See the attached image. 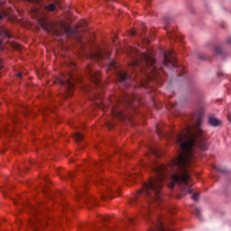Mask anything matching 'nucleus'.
Wrapping results in <instances>:
<instances>
[{
    "label": "nucleus",
    "mask_w": 231,
    "mask_h": 231,
    "mask_svg": "<svg viewBox=\"0 0 231 231\" xmlns=\"http://www.w3.org/2000/svg\"><path fill=\"white\" fill-rule=\"evenodd\" d=\"M128 57L131 59V68H137L139 71H143L147 80L150 82H157L160 84L165 73V69L162 66L156 64V60L152 52H140V50L134 46H131L128 50Z\"/></svg>",
    "instance_id": "1"
},
{
    "label": "nucleus",
    "mask_w": 231,
    "mask_h": 231,
    "mask_svg": "<svg viewBox=\"0 0 231 231\" xmlns=\"http://www.w3.org/2000/svg\"><path fill=\"white\" fill-rule=\"evenodd\" d=\"M29 3L32 5V7L30 10L31 16L32 19H35L42 24L45 26L46 24V13L53 12L55 10V5L50 4L47 6L42 5V0H28Z\"/></svg>",
    "instance_id": "2"
},
{
    "label": "nucleus",
    "mask_w": 231,
    "mask_h": 231,
    "mask_svg": "<svg viewBox=\"0 0 231 231\" xmlns=\"http://www.w3.org/2000/svg\"><path fill=\"white\" fill-rule=\"evenodd\" d=\"M98 169H102V162H95L92 166V171L95 173V177H91L92 181H95L98 185H102L103 193L102 198L106 199L107 198H113V185H115V180L104 179L103 177H97Z\"/></svg>",
    "instance_id": "3"
},
{
    "label": "nucleus",
    "mask_w": 231,
    "mask_h": 231,
    "mask_svg": "<svg viewBox=\"0 0 231 231\" xmlns=\"http://www.w3.org/2000/svg\"><path fill=\"white\" fill-rule=\"evenodd\" d=\"M106 69L112 71V73H115L119 82H122V84L125 86V88L133 86V82H134V78L129 76L128 73L124 72V70L120 69V66L116 61L110 60L106 67Z\"/></svg>",
    "instance_id": "4"
},
{
    "label": "nucleus",
    "mask_w": 231,
    "mask_h": 231,
    "mask_svg": "<svg viewBox=\"0 0 231 231\" xmlns=\"http://www.w3.org/2000/svg\"><path fill=\"white\" fill-rule=\"evenodd\" d=\"M162 53L163 57L162 66H165V68H177V71L180 74V77H183L185 73H187V70H185V67L183 65L178 64L174 51H162Z\"/></svg>",
    "instance_id": "5"
},
{
    "label": "nucleus",
    "mask_w": 231,
    "mask_h": 231,
    "mask_svg": "<svg viewBox=\"0 0 231 231\" xmlns=\"http://www.w3.org/2000/svg\"><path fill=\"white\" fill-rule=\"evenodd\" d=\"M60 84L64 86L68 93V95L65 96V98H68V97H71L73 95V90L75 89V77L73 74H67V76L63 77V79L60 80Z\"/></svg>",
    "instance_id": "6"
},
{
    "label": "nucleus",
    "mask_w": 231,
    "mask_h": 231,
    "mask_svg": "<svg viewBox=\"0 0 231 231\" xmlns=\"http://www.w3.org/2000/svg\"><path fill=\"white\" fill-rule=\"evenodd\" d=\"M129 225H136V217H127L125 219L121 221V224L117 227H112L107 226L106 224H103V229L105 231H118V230H125Z\"/></svg>",
    "instance_id": "7"
},
{
    "label": "nucleus",
    "mask_w": 231,
    "mask_h": 231,
    "mask_svg": "<svg viewBox=\"0 0 231 231\" xmlns=\"http://www.w3.org/2000/svg\"><path fill=\"white\" fill-rule=\"evenodd\" d=\"M88 184V181H85L81 188L77 189V194L79 197V199H81L83 203H95V199L91 195H88L86 193V185Z\"/></svg>",
    "instance_id": "8"
},
{
    "label": "nucleus",
    "mask_w": 231,
    "mask_h": 231,
    "mask_svg": "<svg viewBox=\"0 0 231 231\" xmlns=\"http://www.w3.org/2000/svg\"><path fill=\"white\" fill-rule=\"evenodd\" d=\"M89 56L92 60L100 62V60L109 59V57L111 56V52H109V51H102L100 49H97L96 51L90 52Z\"/></svg>",
    "instance_id": "9"
},
{
    "label": "nucleus",
    "mask_w": 231,
    "mask_h": 231,
    "mask_svg": "<svg viewBox=\"0 0 231 231\" xmlns=\"http://www.w3.org/2000/svg\"><path fill=\"white\" fill-rule=\"evenodd\" d=\"M86 71L90 80H92L96 86H100V72L95 70L91 65L87 66Z\"/></svg>",
    "instance_id": "10"
},
{
    "label": "nucleus",
    "mask_w": 231,
    "mask_h": 231,
    "mask_svg": "<svg viewBox=\"0 0 231 231\" xmlns=\"http://www.w3.org/2000/svg\"><path fill=\"white\" fill-rule=\"evenodd\" d=\"M61 28L64 30L67 37H77L78 35L77 29H73L69 27V25L64 23H61Z\"/></svg>",
    "instance_id": "11"
},
{
    "label": "nucleus",
    "mask_w": 231,
    "mask_h": 231,
    "mask_svg": "<svg viewBox=\"0 0 231 231\" xmlns=\"http://www.w3.org/2000/svg\"><path fill=\"white\" fill-rule=\"evenodd\" d=\"M5 39H7V42H9V40L12 39V34L5 31V29H0V50H5V47L3 46Z\"/></svg>",
    "instance_id": "12"
},
{
    "label": "nucleus",
    "mask_w": 231,
    "mask_h": 231,
    "mask_svg": "<svg viewBox=\"0 0 231 231\" xmlns=\"http://www.w3.org/2000/svg\"><path fill=\"white\" fill-rule=\"evenodd\" d=\"M148 149L151 154H152L155 158H160V156L163 154V151H162V148L158 146L156 147L149 146Z\"/></svg>",
    "instance_id": "13"
},
{
    "label": "nucleus",
    "mask_w": 231,
    "mask_h": 231,
    "mask_svg": "<svg viewBox=\"0 0 231 231\" xmlns=\"http://www.w3.org/2000/svg\"><path fill=\"white\" fill-rule=\"evenodd\" d=\"M208 124L209 125H212V127H217L221 125V121L214 116H209Z\"/></svg>",
    "instance_id": "14"
},
{
    "label": "nucleus",
    "mask_w": 231,
    "mask_h": 231,
    "mask_svg": "<svg viewBox=\"0 0 231 231\" xmlns=\"http://www.w3.org/2000/svg\"><path fill=\"white\" fill-rule=\"evenodd\" d=\"M74 140H76V142H82V140H84V135L80 133H76L74 134Z\"/></svg>",
    "instance_id": "15"
},
{
    "label": "nucleus",
    "mask_w": 231,
    "mask_h": 231,
    "mask_svg": "<svg viewBox=\"0 0 231 231\" xmlns=\"http://www.w3.org/2000/svg\"><path fill=\"white\" fill-rule=\"evenodd\" d=\"M75 178V172H68L65 176L61 177V180H73Z\"/></svg>",
    "instance_id": "16"
},
{
    "label": "nucleus",
    "mask_w": 231,
    "mask_h": 231,
    "mask_svg": "<svg viewBox=\"0 0 231 231\" xmlns=\"http://www.w3.org/2000/svg\"><path fill=\"white\" fill-rule=\"evenodd\" d=\"M136 173H126V180H129L130 181H134V180L136 179Z\"/></svg>",
    "instance_id": "17"
},
{
    "label": "nucleus",
    "mask_w": 231,
    "mask_h": 231,
    "mask_svg": "<svg viewBox=\"0 0 231 231\" xmlns=\"http://www.w3.org/2000/svg\"><path fill=\"white\" fill-rule=\"evenodd\" d=\"M143 42H151V36L149 34L141 35Z\"/></svg>",
    "instance_id": "18"
},
{
    "label": "nucleus",
    "mask_w": 231,
    "mask_h": 231,
    "mask_svg": "<svg viewBox=\"0 0 231 231\" xmlns=\"http://www.w3.org/2000/svg\"><path fill=\"white\" fill-rule=\"evenodd\" d=\"M215 51H216L217 55H223V49H221L220 46H216Z\"/></svg>",
    "instance_id": "19"
},
{
    "label": "nucleus",
    "mask_w": 231,
    "mask_h": 231,
    "mask_svg": "<svg viewBox=\"0 0 231 231\" xmlns=\"http://www.w3.org/2000/svg\"><path fill=\"white\" fill-rule=\"evenodd\" d=\"M167 33H168L169 39H176L178 37V35L175 32H168Z\"/></svg>",
    "instance_id": "20"
},
{
    "label": "nucleus",
    "mask_w": 231,
    "mask_h": 231,
    "mask_svg": "<svg viewBox=\"0 0 231 231\" xmlns=\"http://www.w3.org/2000/svg\"><path fill=\"white\" fill-rule=\"evenodd\" d=\"M99 219L101 221H104V223H106V222L109 221V216H101V217H99Z\"/></svg>",
    "instance_id": "21"
},
{
    "label": "nucleus",
    "mask_w": 231,
    "mask_h": 231,
    "mask_svg": "<svg viewBox=\"0 0 231 231\" xmlns=\"http://www.w3.org/2000/svg\"><path fill=\"white\" fill-rule=\"evenodd\" d=\"M195 216H196L197 217H199V219H201V213H200L199 208H196V209H195Z\"/></svg>",
    "instance_id": "22"
},
{
    "label": "nucleus",
    "mask_w": 231,
    "mask_h": 231,
    "mask_svg": "<svg viewBox=\"0 0 231 231\" xmlns=\"http://www.w3.org/2000/svg\"><path fill=\"white\" fill-rule=\"evenodd\" d=\"M156 134H158V136H160L161 134H163V131H162V129H160V126H156Z\"/></svg>",
    "instance_id": "23"
},
{
    "label": "nucleus",
    "mask_w": 231,
    "mask_h": 231,
    "mask_svg": "<svg viewBox=\"0 0 231 231\" xmlns=\"http://www.w3.org/2000/svg\"><path fill=\"white\" fill-rule=\"evenodd\" d=\"M191 199H193V201H198V199H199V197L198 196V193H194L191 195Z\"/></svg>",
    "instance_id": "24"
},
{
    "label": "nucleus",
    "mask_w": 231,
    "mask_h": 231,
    "mask_svg": "<svg viewBox=\"0 0 231 231\" xmlns=\"http://www.w3.org/2000/svg\"><path fill=\"white\" fill-rule=\"evenodd\" d=\"M32 226L35 230H39V228H41V230H42V224H40V225L32 224Z\"/></svg>",
    "instance_id": "25"
},
{
    "label": "nucleus",
    "mask_w": 231,
    "mask_h": 231,
    "mask_svg": "<svg viewBox=\"0 0 231 231\" xmlns=\"http://www.w3.org/2000/svg\"><path fill=\"white\" fill-rule=\"evenodd\" d=\"M12 127H7V128H5L2 132L0 131V134L1 133H4L5 134H6V133H8V131H12Z\"/></svg>",
    "instance_id": "26"
},
{
    "label": "nucleus",
    "mask_w": 231,
    "mask_h": 231,
    "mask_svg": "<svg viewBox=\"0 0 231 231\" xmlns=\"http://www.w3.org/2000/svg\"><path fill=\"white\" fill-rule=\"evenodd\" d=\"M3 68H5V60L0 59V69H3Z\"/></svg>",
    "instance_id": "27"
},
{
    "label": "nucleus",
    "mask_w": 231,
    "mask_h": 231,
    "mask_svg": "<svg viewBox=\"0 0 231 231\" xmlns=\"http://www.w3.org/2000/svg\"><path fill=\"white\" fill-rule=\"evenodd\" d=\"M12 122H13V124H16L17 123V116H13L12 117Z\"/></svg>",
    "instance_id": "28"
},
{
    "label": "nucleus",
    "mask_w": 231,
    "mask_h": 231,
    "mask_svg": "<svg viewBox=\"0 0 231 231\" xmlns=\"http://www.w3.org/2000/svg\"><path fill=\"white\" fill-rule=\"evenodd\" d=\"M136 30H132L131 32H130V35H136Z\"/></svg>",
    "instance_id": "29"
},
{
    "label": "nucleus",
    "mask_w": 231,
    "mask_h": 231,
    "mask_svg": "<svg viewBox=\"0 0 231 231\" xmlns=\"http://www.w3.org/2000/svg\"><path fill=\"white\" fill-rule=\"evenodd\" d=\"M17 77H18V79H21V78L23 77V73L19 72V73L17 74Z\"/></svg>",
    "instance_id": "30"
},
{
    "label": "nucleus",
    "mask_w": 231,
    "mask_h": 231,
    "mask_svg": "<svg viewBox=\"0 0 231 231\" xmlns=\"http://www.w3.org/2000/svg\"><path fill=\"white\" fill-rule=\"evenodd\" d=\"M3 17H5V14L0 13V21L2 20Z\"/></svg>",
    "instance_id": "31"
},
{
    "label": "nucleus",
    "mask_w": 231,
    "mask_h": 231,
    "mask_svg": "<svg viewBox=\"0 0 231 231\" xmlns=\"http://www.w3.org/2000/svg\"><path fill=\"white\" fill-rule=\"evenodd\" d=\"M111 113H113L114 116H118V115H120V114H115L113 110H111Z\"/></svg>",
    "instance_id": "32"
},
{
    "label": "nucleus",
    "mask_w": 231,
    "mask_h": 231,
    "mask_svg": "<svg viewBox=\"0 0 231 231\" xmlns=\"http://www.w3.org/2000/svg\"><path fill=\"white\" fill-rule=\"evenodd\" d=\"M227 118H228L229 122H231V113L228 115Z\"/></svg>",
    "instance_id": "33"
},
{
    "label": "nucleus",
    "mask_w": 231,
    "mask_h": 231,
    "mask_svg": "<svg viewBox=\"0 0 231 231\" xmlns=\"http://www.w3.org/2000/svg\"><path fill=\"white\" fill-rule=\"evenodd\" d=\"M217 171H219L220 172L223 171V170H222V169H219V168H217Z\"/></svg>",
    "instance_id": "34"
},
{
    "label": "nucleus",
    "mask_w": 231,
    "mask_h": 231,
    "mask_svg": "<svg viewBox=\"0 0 231 231\" xmlns=\"http://www.w3.org/2000/svg\"><path fill=\"white\" fill-rule=\"evenodd\" d=\"M126 103L128 106L131 105V101H129V100H127Z\"/></svg>",
    "instance_id": "35"
},
{
    "label": "nucleus",
    "mask_w": 231,
    "mask_h": 231,
    "mask_svg": "<svg viewBox=\"0 0 231 231\" xmlns=\"http://www.w3.org/2000/svg\"><path fill=\"white\" fill-rule=\"evenodd\" d=\"M72 68H77V66L75 65V63H72Z\"/></svg>",
    "instance_id": "36"
},
{
    "label": "nucleus",
    "mask_w": 231,
    "mask_h": 231,
    "mask_svg": "<svg viewBox=\"0 0 231 231\" xmlns=\"http://www.w3.org/2000/svg\"><path fill=\"white\" fill-rule=\"evenodd\" d=\"M228 44H231V39L229 41H227Z\"/></svg>",
    "instance_id": "37"
},
{
    "label": "nucleus",
    "mask_w": 231,
    "mask_h": 231,
    "mask_svg": "<svg viewBox=\"0 0 231 231\" xmlns=\"http://www.w3.org/2000/svg\"><path fill=\"white\" fill-rule=\"evenodd\" d=\"M84 24H85V25L88 24V22L84 21Z\"/></svg>",
    "instance_id": "38"
},
{
    "label": "nucleus",
    "mask_w": 231,
    "mask_h": 231,
    "mask_svg": "<svg viewBox=\"0 0 231 231\" xmlns=\"http://www.w3.org/2000/svg\"><path fill=\"white\" fill-rule=\"evenodd\" d=\"M13 46H14L15 48H17V45H15V44H13Z\"/></svg>",
    "instance_id": "39"
},
{
    "label": "nucleus",
    "mask_w": 231,
    "mask_h": 231,
    "mask_svg": "<svg viewBox=\"0 0 231 231\" xmlns=\"http://www.w3.org/2000/svg\"><path fill=\"white\" fill-rule=\"evenodd\" d=\"M146 157L149 158V154H146Z\"/></svg>",
    "instance_id": "40"
},
{
    "label": "nucleus",
    "mask_w": 231,
    "mask_h": 231,
    "mask_svg": "<svg viewBox=\"0 0 231 231\" xmlns=\"http://www.w3.org/2000/svg\"><path fill=\"white\" fill-rule=\"evenodd\" d=\"M43 180H47L46 177H43Z\"/></svg>",
    "instance_id": "41"
},
{
    "label": "nucleus",
    "mask_w": 231,
    "mask_h": 231,
    "mask_svg": "<svg viewBox=\"0 0 231 231\" xmlns=\"http://www.w3.org/2000/svg\"><path fill=\"white\" fill-rule=\"evenodd\" d=\"M138 48H140V45H137Z\"/></svg>",
    "instance_id": "42"
},
{
    "label": "nucleus",
    "mask_w": 231,
    "mask_h": 231,
    "mask_svg": "<svg viewBox=\"0 0 231 231\" xmlns=\"http://www.w3.org/2000/svg\"><path fill=\"white\" fill-rule=\"evenodd\" d=\"M165 28V30H167V27H164Z\"/></svg>",
    "instance_id": "43"
}]
</instances>
